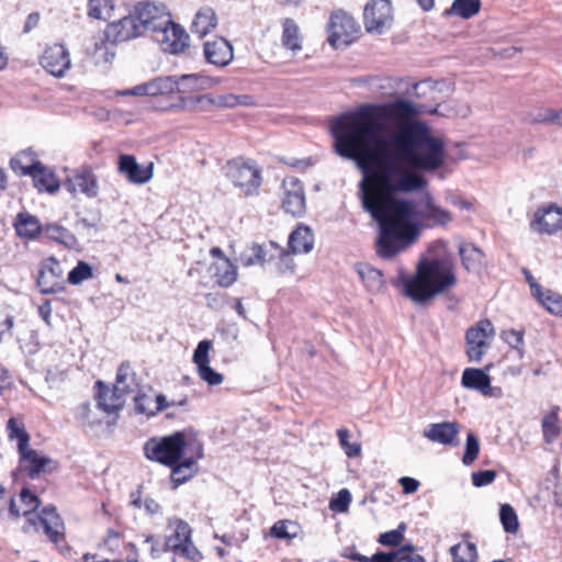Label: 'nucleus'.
<instances>
[{
    "label": "nucleus",
    "mask_w": 562,
    "mask_h": 562,
    "mask_svg": "<svg viewBox=\"0 0 562 562\" xmlns=\"http://www.w3.org/2000/svg\"><path fill=\"white\" fill-rule=\"evenodd\" d=\"M420 113V105L397 99L361 104L330 121L336 153L364 172L359 198L379 225L376 252L385 259L417 238V221L447 226L453 220L440 205L419 212L415 201L395 198L424 190L428 182L419 171L432 172L445 165V142L416 119Z\"/></svg>",
    "instance_id": "nucleus-1"
},
{
    "label": "nucleus",
    "mask_w": 562,
    "mask_h": 562,
    "mask_svg": "<svg viewBox=\"0 0 562 562\" xmlns=\"http://www.w3.org/2000/svg\"><path fill=\"white\" fill-rule=\"evenodd\" d=\"M458 283L456 265L443 243L429 247L423 256L414 276L401 273L393 285L402 284L404 294L412 301L425 304L437 295L447 293Z\"/></svg>",
    "instance_id": "nucleus-2"
},
{
    "label": "nucleus",
    "mask_w": 562,
    "mask_h": 562,
    "mask_svg": "<svg viewBox=\"0 0 562 562\" xmlns=\"http://www.w3.org/2000/svg\"><path fill=\"white\" fill-rule=\"evenodd\" d=\"M195 439L187 440L181 431L160 439L151 438L144 445L145 457L167 467L181 460L186 451L193 452Z\"/></svg>",
    "instance_id": "nucleus-3"
},
{
    "label": "nucleus",
    "mask_w": 562,
    "mask_h": 562,
    "mask_svg": "<svg viewBox=\"0 0 562 562\" xmlns=\"http://www.w3.org/2000/svg\"><path fill=\"white\" fill-rule=\"evenodd\" d=\"M10 165L14 172L21 176H31L34 187L40 192L55 193L59 190V180L54 171L43 166L32 150H24L12 158Z\"/></svg>",
    "instance_id": "nucleus-4"
},
{
    "label": "nucleus",
    "mask_w": 562,
    "mask_h": 562,
    "mask_svg": "<svg viewBox=\"0 0 562 562\" xmlns=\"http://www.w3.org/2000/svg\"><path fill=\"white\" fill-rule=\"evenodd\" d=\"M40 527L43 529L48 540L55 543L60 550L64 548L69 549L68 546H61V543L65 542L66 527L55 506L47 505L43 507L35 517L27 518L23 526V531L30 532L32 529L38 531Z\"/></svg>",
    "instance_id": "nucleus-5"
},
{
    "label": "nucleus",
    "mask_w": 562,
    "mask_h": 562,
    "mask_svg": "<svg viewBox=\"0 0 562 562\" xmlns=\"http://www.w3.org/2000/svg\"><path fill=\"white\" fill-rule=\"evenodd\" d=\"M167 529L170 533L166 536V549L180 552L183 557L194 561L200 552L191 539V527L183 519L171 517L167 520Z\"/></svg>",
    "instance_id": "nucleus-6"
},
{
    "label": "nucleus",
    "mask_w": 562,
    "mask_h": 562,
    "mask_svg": "<svg viewBox=\"0 0 562 562\" xmlns=\"http://www.w3.org/2000/svg\"><path fill=\"white\" fill-rule=\"evenodd\" d=\"M495 336V329L490 319H482L465 333V353L471 362H480Z\"/></svg>",
    "instance_id": "nucleus-7"
},
{
    "label": "nucleus",
    "mask_w": 562,
    "mask_h": 562,
    "mask_svg": "<svg viewBox=\"0 0 562 562\" xmlns=\"http://www.w3.org/2000/svg\"><path fill=\"white\" fill-rule=\"evenodd\" d=\"M227 176L234 186L247 195L256 194L261 186V170L254 161H245L240 158L229 161Z\"/></svg>",
    "instance_id": "nucleus-8"
},
{
    "label": "nucleus",
    "mask_w": 562,
    "mask_h": 562,
    "mask_svg": "<svg viewBox=\"0 0 562 562\" xmlns=\"http://www.w3.org/2000/svg\"><path fill=\"white\" fill-rule=\"evenodd\" d=\"M56 468L57 463L52 458L41 454L29 446L19 451V465L13 475L15 477L25 475L35 480L42 474L54 472Z\"/></svg>",
    "instance_id": "nucleus-9"
},
{
    "label": "nucleus",
    "mask_w": 562,
    "mask_h": 562,
    "mask_svg": "<svg viewBox=\"0 0 562 562\" xmlns=\"http://www.w3.org/2000/svg\"><path fill=\"white\" fill-rule=\"evenodd\" d=\"M135 14L144 33L155 34L169 24L170 13L162 3L150 1L139 2L135 5Z\"/></svg>",
    "instance_id": "nucleus-10"
},
{
    "label": "nucleus",
    "mask_w": 562,
    "mask_h": 562,
    "mask_svg": "<svg viewBox=\"0 0 562 562\" xmlns=\"http://www.w3.org/2000/svg\"><path fill=\"white\" fill-rule=\"evenodd\" d=\"M364 27L369 33L382 34L392 22V5L389 0L368 3L363 12Z\"/></svg>",
    "instance_id": "nucleus-11"
},
{
    "label": "nucleus",
    "mask_w": 562,
    "mask_h": 562,
    "mask_svg": "<svg viewBox=\"0 0 562 562\" xmlns=\"http://www.w3.org/2000/svg\"><path fill=\"white\" fill-rule=\"evenodd\" d=\"M63 269L54 257L42 261L36 279L37 286L44 294L57 293L64 290Z\"/></svg>",
    "instance_id": "nucleus-12"
},
{
    "label": "nucleus",
    "mask_w": 562,
    "mask_h": 562,
    "mask_svg": "<svg viewBox=\"0 0 562 562\" xmlns=\"http://www.w3.org/2000/svg\"><path fill=\"white\" fill-rule=\"evenodd\" d=\"M154 40L160 44L164 52L178 54L188 46L189 35L179 24L175 23L169 16V24L161 27L155 34Z\"/></svg>",
    "instance_id": "nucleus-13"
},
{
    "label": "nucleus",
    "mask_w": 562,
    "mask_h": 562,
    "mask_svg": "<svg viewBox=\"0 0 562 562\" xmlns=\"http://www.w3.org/2000/svg\"><path fill=\"white\" fill-rule=\"evenodd\" d=\"M143 34L135 12L109 23L104 31L105 40L111 43L126 42Z\"/></svg>",
    "instance_id": "nucleus-14"
},
{
    "label": "nucleus",
    "mask_w": 562,
    "mask_h": 562,
    "mask_svg": "<svg viewBox=\"0 0 562 562\" xmlns=\"http://www.w3.org/2000/svg\"><path fill=\"white\" fill-rule=\"evenodd\" d=\"M42 67L55 77H64L71 66L69 50L63 44L47 46L41 57Z\"/></svg>",
    "instance_id": "nucleus-15"
},
{
    "label": "nucleus",
    "mask_w": 562,
    "mask_h": 562,
    "mask_svg": "<svg viewBox=\"0 0 562 562\" xmlns=\"http://www.w3.org/2000/svg\"><path fill=\"white\" fill-rule=\"evenodd\" d=\"M182 461H178L171 465L170 480L172 487L177 488L180 485L192 479L199 470L198 461L203 458V446L201 442H194L193 452H190Z\"/></svg>",
    "instance_id": "nucleus-16"
},
{
    "label": "nucleus",
    "mask_w": 562,
    "mask_h": 562,
    "mask_svg": "<svg viewBox=\"0 0 562 562\" xmlns=\"http://www.w3.org/2000/svg\"><path fill=\"white\" fill-rule=\"evenodd\" d=\"M282 188L284 190L282 199L283 210L293 216L302 215L305 210V195L301 181L289 177L283 180Z\"/></svg>",
    "instance_id": "nucleus-17"
},
{
    "label": "nucleus",
    "mask_w": 562,
    "mask_h": 562,
    "mask_svg": "<svg viewBox=\"0 0 562 562\" xmlns=\"http://www.w3.org/2000/svg\"><path fill=\"white\" fill-rule=\"evenodd\" d=\"M357 24L353 18L345 12H335L329 20V37L331 45L337 43L348 44L357 33Z\"/></svg>",
    "instance_id": "nucleus-18"
},
{
    "label": "nucleus",
    "mask_w": 562,
    "mask_h": 562,
    "mask_svg": "<svg viewBox=\"0 0 562 562\" xmlns=\"http://www.w3.org/2000/svg\"><path fill=\"white\" fill-rule=\"evenodd\" d=\"M211 347L212 344L210 340H201L193 352L192 360L196 366L199 376L209 385L214 386L221 384L224 376L210 367L209 352Z\"/></svg>",
    "instance_id": "nucleus-19"
},
{
    "label": "nucleus",
    "mask_w": 562,
    "mask_h": 562,
    "mask_svg": "<svg viewBox=\"0 0 562 562\" xmlns=\"http://www.w3.org/2000/svg\"><path fill=\"white\" fill-rule=\"evenodd\" d=\"M153 162L147 166L139 165L132 155H121L119 158V171L135 184L147 183L153 178Z\"/></svg>",
    "instance_id": "nucleus-20"
},
{
    "label": "nucleus",
    "mask_w": 562,
    "mask_h": 562,
    "mask_svg": "<svg viewBox=\"0 0 562 562\" xmlns=\"http://www.w3.org/2000/svg\"><path fill=\"white\" fill-rule=\"evenodd\" d=\"M66 186L71 193L80 192L89 199H94L99 194L98 177L89 168H83L68 178Z\"/></svg>",
    "instance_id": "nucleus-21"
},
{
    "label": "nucleus",
    "mask_w": 562,
    "mask_h": 562,
    "mask_svg": "<svg viewBox=\"0 0 562 562\" xmlns=\"http://www.w3.org/2000/svg\"><path fill=\"white\" fill-rule=\"evenodd\" d=\"M460 431V425L457 422H442L429 424L424 429V437L432 442L445 446L458 445L457 436Z\"/></svg>",
    "instance_id": "nucleus-22"
},
{
    "label": "nucleus",
    "mask_w": 562,
    "mask_h": 562,
    "mask_svg": "<svg viewBox=\"0 0 562 562\" xmlns=\"http://www.w3.org/2000/svg\"><path fill=\"white\" fill-rule=\"evenodd\" d=\"M531 228L540 234H554L562 229V209L549 206L535 213L531 222Z\"/></svg>",
    "instance_id": "nucleus-23"
},
{
    "label": "nucleus",
    "mask_w": 562,
    "mask_h": 562,
    "mask_svg": "<svg viewBox=\"0 0 562 562\" xmlns=\"http://www.w3.org/2000/svg\"><path fill=\"white\" fill-rule=\"evenodd\" d=\"M204 57L210 64L225 67L233 60V46L223 37L207 41L204 44Z\"/></svg>",
    "instance_id": "nucleus-24"
},
{
    "label": "nucleus",
    "mask_w": 562,
    "mask_h": 562,
    "mask_svg": "<svg viewBox=\"0 0 562 562\" xmlns=\"http://www.w3.org/2000/svg\"><path fill=\"white\" fill-rule=\"evenodd\" d=\"M138 387L139 383L131 363L127 361L122 362L116 371L115 383L112 390V398H124L125 395L136 392Z\"/></svg>",
    "instance_id": "nucleus-25"
},
{
    "label": "nucleus",
    "mask_w": 562,
    "mask_h": 562,
    "mask_svg": "<svg viewBox=\"0 0 562 562\" xmlns=\"http://www.w3.org/2000/svg\"><path fill=\"white\" fill-rule=\"evenodd\" d=\"M458 252L462 267L469 272H480L484 267V252L473 243L460 240Z\"/></svg>",
    "instance_id": "nucleus-26"
},
{
    "label": "nucleus",
    "mask_w": 562,
    "mask_h": 562,
    "mask_svg": "<svg viewBox=\"0 0 562 562\" xmlns=\"http://www.w3.org/2000/svg\"><path fill=\"white\" fill-rule=\"evenodd\" d=\"M97 389V409H100L103 415L115 414V418L117 417V412L121 411L124 406L125 398L119 397L117 400L112 398V391L105 385L102 381L95 382Z\"/></svg>",
    "instance_id": "nucleus-27"
},
{
    "label": "nucleus",
    "mask_w": 562,
    "mask_h": 562,
    "mask_svg": "<svg viewBox=\"0 0 562 562\" xmlns=\"http://www.w3.org/2000/svg\"><path fill=\"white\" fill-rule=\"evenodd\" d=\"M355 269L369 292L380 293L385 288V279L381 270L367 262H358Z\"/></svg>",
    "instance_id": "nucleus-28"
},
{
    "label": "nucleus",
    "mask_w": 562,
    "mask_h": 562,
    "mask_svg": "<svg viewBox=\"0 0 562 562\" xmlns=\"http://www.w3.org/2000/svg\"><path fill=\"white\" fill-rule=\"evenodd\" d=\"M288 245L292 254H308L314 247L312 229L308 226L299 225L290 234Z\"/></svg>",
    "instance_id": "nucleus-29"
},
{
    "label": "nucleus",
    "mask_w": 562,
    "mask_h": 562,
    "mask_svg": "<svg viewBox=\"0 0 562 562\" xmlns=\"http://www.w3.org/2000/svg\"><path fill=\"white\" fill-rule=\"evenodd\" d=\"M145 400H149V395L145 393H138L134 397L135 411L137 414H145L147 416H155L157 413L166 409L169 406L184 405L187 402L186 400H182L179 403L168 402L164 394L156 395L154 405H145Z\"/></svg>",
    "instance_id": "nucleus-30"
},
{
    "label": "nucleus",
    "mask_w": 562,
    "mask_h": 562,
    "mask_svg": "<svg viewBox=\"0 0 562 562\" xmlns=\"http://www.w3.org/2000/svg\"><path fill=\"white\" fill-rule=\"evenodd\" d=\"M14 228L21 238L35 239L43 233L44 226L41 225L38 218L26 212H20L14 221Z\"/></svg>",
    "instance_id": "nucleus-31"
},
{
    "label": "nucleus",
    "mask_w": 562,
    "mask_h": 562,
    "mask_svg": "<svg viewBox=\"0 0 562 562\" xmlns=\"http://www.w3.org/2000/svg\"><path fill=\"white\" fill-rule=\"evenodd\" d=\"M217 24V19L212 8L205 7L200 9L191 24V32L199 37L209 34Z\"/></svg>",
    "instance_id": "nucleus-32"
},
{
    "label": "nucleus",
    "mask_w": 562,
    "mask_h": 562,
    "mask_svg": "<svg viewBox=\"0 0 562 562\" xmlns=\"http://www.w3.org/2000/svg\"><path fill=\"white\" fill-rule=\"evenodd\" d=\"M491 378L481 369L467 368L464 369L461 378L462 386L484 392V389H490Z\"/></svg>",
    "instance_id": "nucleus-33"
},
{
    "label": "nucleus",
    "mask_w": 562,
    "mask_h": 562,
    "mask_svg": "<svg viewBox=\"0 0 562 562\" xmlns=\"http://www.w3.org/2000/svg\"><path fill=\"white\" fill-rule=\"evenodd\" d=\"M220 82V79L212 78L209 76H203L199 74L191 75H182L180 77V87L184 89L180 91V93H186L189 91H198V90H206Z\"/></svg>",
    "instance_id": "nucleus-34"
},
{
    "label": "nucleus",
    "mask_w": 562,
    "mask_h": 562,
    "mask_svg": "<svg viewBox=\"0 0 562 562\" xmlns=\"http://www.w3.org/2000/svg\"><path fill=\"white\" fill-rule=\"evenodd\" d=\"M274 258V251L267 246L258 244L252 245L247 251L243 252L240 260L244 266L249 267L254 265H263Z\"/></svg>",
    "instance_id": "nucleus-35"
},
{
    "label": "nucleus",
    "mask_w": 562,
    "mask_h": 562,
    "mask_svg": "<svg viewBox=\"0 0 562 562\" xmlns=\"http://www.w3.org/2000/svg\"><path fill=\"white\" fill-rule=\"evenodd\" d=\"M43 234L59 244H63L66 247H74L77 244V238L75 235L67 228L58 225V224H47L44 226Z\"/></svg>",
    "instance_id": "nucleus-36"
},
{
    "label": "nucleus",
    "mask_w": 562,
    "mask_h": 562,
    "mask_svg": "<svg viewBox=\"0 0 562 562\" xmlns=\"http://www.w3.org/2000/svg\"><path fill=\"white\" fill-rule=\"evenodd\" d=\"M7 431L10 440L18 441V452L30 445V435L25 430L24 424L15 417H11L7 423Z\"/></svg>",
    "instance_id": "nucleus-37"
},
{
    "label": "nucleus",
    "mask_w": 562,
    "mask_h": 562,
    "mask_svg": "<svg viewBox=\"0 0 562 562\" xmlns=\"http://www.w3.org/2000/svg\"><path fill=\"white\" fill-rule=\"evenodd\" d=\"M150 85L153 97L183 90L180 87V77L177 76L156 77L150 80Z\"/></svg>",
    "instance_id": "nucleus-38"
},
{
    "label": "nucleus",
    "mask_w": 562,
    "mask_h": 562,
    "mask_svg": "<svg viewBox=\"0 0 562 562\" xmlns=\"http://www.w3.org/2000/svg\"><path fill=\"white\" fill-rule=\"evenodd\" d=\"M102 413L100 409L91 407L90 403H81L76 409V418L85 427H95L102 424Z\"/></svg>",
    "instance_id": "nucleus-39"
},
{
    "label": "nucleus",
    "mask_w": 562,
    "mask_h": 562,
    "mask_svg": "<svg viewBox=\"0 0 562 562\" xmlns=\"http://www.w3.org/2000/svg\"><path fill=\"white\" fill-rule=\"evenodd\" d=\"M114 0H89L88 16L95 20L108 21L113 16Z\"/></svg>",
    "instance_id": "nucleus-40"
},
{
    "label": "nucleus",
    "mask_w": 562,
    "mask_h": 562,
    "mask_svg": "<svg viewBox=\"0 0 562 562\" xmlns=\"http://www.w3.org/2000/svg\"><path fill=\"white\" fill-rule=\"evenodd\" d=\"M549 313L562 316V294L544 289L535 297Z\"/></svg>",
    "instance_id": "nucleus-41"
},
{
    "label": "nucleus",
    "mask_w": 562,
    "mask_h": 562,
    "mask_svg": "<svg viewBox=\"0 0 562 562\" xmlns=\"http://www.w3.org/2000/svg\"><path fill=\"white\" fill-rule=\"evenodd\" d=\"M481 9V0H454L448 14H454L462 19H471Z\"/></svg>",
    "instance_id": "nucleus-42"
},
{
    "label": "nucleus",
    "mask_w": 562,
    "mask_h": 562,
    "mask_svg": "<svg viewBox=\"0 0 562 562\" xmlns=\"http://www.w3.org/2000/svg\"><path fill=\"white\" fill-rule=\"evenodd\" d=\"M282 44L291 50L301 49L299 27L292 19L283 21Z\"/></svg>",
    "instance_id": "nucleus-43"
},
{
    "label": "nucleus",
    "mask_w": 562,
    "mask_h": 562,
    "mask_svg": "<svg viewBox=\"0 0 562 562\" xmlns=\"http://www.w3.org/2000/svg\"><path fill=\"white\" fill-rule=\"evenodd\" d=\"M558 412H559V407L555 406L542 419V432H543L544 440L548 443L552 442L560 435V431H561V428L558 425V422H559Z\"/></svg>",
    "instance_id": "nucleus-44"
},
{
    "label": "nucleus",
    "mask_w": 562,
    "mask_h": 562,
    "mask_svg": "<svg viewBox=\"0 0 562 562\" xmlns=\"http://www.w3.org/2000/svg\"><path fill=\"white\" fill-rule=\"evenodd\" d=\"M269 247L273 249L274 257L279 258L278 270L280 273H294L295 263L291 256V251L281 248L277 243L270 241Z\"/></svg>",
    "instance_id": "nucleus-45"
},
{
    "label": "nucleus",
    "mask_w": 562,
    "mask_h": 562,
    "mask_svg": "<svg viewBox=\"0 0 562 562\" xmlns=\"http://www.w3.org/2000/svg\"><path fill=\"white\" fill-rule=\"evenodd\" d=\"M499 519L507 533L515 535L519 528L518 516L509 504H504L499 509Z\"/></svg>",
    "instance_id": "nucleus-46"
},
{
    "label": "nucleus",
    "mask_w": 562,
    "mask_h": 562,
    "mask_svg": "<svg viewBox=\"0 0 562 562\" xmlns=\"http://www.w3.org/2000/svg\"><path fill=\"white\" fill-rule=\"evenodd\" d=\"M453 562H473L476 558V547L472 542L454 544L450 548Z\"/></svg>",
    "instance_id": "nucleus-47"
},
{
    "label": "nucleus",
    "mask_w": 562,
    "mask_h": 562,
    "mask_svg": "<svg viewBox=\"0 0 562 562\" xmlns=\"http://www.w3.org/2000/svg\"><path fill=\"white\" fill-rule=\"evenodd\" d=\"M252 103V99L250 95L247 94H222L218 97H215V106L216 108H235L237 105H249Z\"/></svg>",
    "instance_id": "nucleus-48"
},
{
    "label": "nucleus",
    "mask_w": 562,
    "mask_h": 562,
    "mask_svg": "<svg viewBox=\"0 0 562 562\" xmlns=\"http://www.w3.org/2000/svg\"><path fill=\"white\" fill-rule=\"evenodd\" d=\"M337 437L341 449L345 451L348 458H356L361 453V445L358 442L350 443V432L347 428H339L337 430Z\"/></svg>",
    "instance_id": "nucleus-49"
},
{
    "label": "nucleus",
    "mask_w": 562,
    "mask_h": 562,
    "mask_svg": "<svg viewBox=\"0 0 562 562\" xmlns=\"http://www.w3.org/2000/svg\"><path fill=\"white\" fill-rule=\"evenodd\" d=\"M217 282L221 286L227 288L237 279V268L228 260L216 269Z\"/></svg>",
    "instance_id": "nucleus-50"
},
{
    "label": "nucleus",
    "mask_w": 562,
    "mask_h": 562,
    "mask_svg": "<svg viewBox=\"0 0 562 562\" xmlns=\"http://www.w3.org/2000/svg\"><path fill=\"white\" fill-rule=\"evenodd\" d=\"M92 277V268L86 261H79L77 266L68 273V282L77 285Z\"/></svg>",
    "instance_id": "nucleus-51"
},
{
    "label": "nucleus",
    "mask_w": 562,
    "mask_h": 562,
    "mask_svg": "<svg viewBox=\"0 0 562 562\" xmlns=\"http://www.w3.org/2000/svg\"><path fill=\"white\" fill-rule=\"evenodd\" d=\"M20 501L23 507V516L26 517V519L32 517V513L35 512L41 504L38 497L25 487L22 488L20 493Z\"/></svg>",
    "instance_id": "nucleus-52"
},
{
    "label": "nucleus",
    "mask_w": 562,
    "mask_h": 562,
    "mask_svg": "<svg viewBox=\"0 0 562 562\" xmlns=\"http://www.w3.org/2000/svg\"><path fill=\"white\" fill-rule=\"evenodd\" d=\"M480 451V442L477 437L473 432H469L465 441V451L462 458V462L465 465H470L477 458Z\"/></svg>",
    "instance_id": "nucleus-53"
},
{
    "label": "nucleus",
    "mask_w": 562,
    "mask_h": 562,
    "mask_svg": "<svg viewBox=\"0 0 562 562\" xmlns=\"http://www.w3.org/2000/svg\"><path fill=\"white\" fill-rule=\"evenodd\" d=\"M187 106L199 109L201 111H209L215 106V97L211 94H202L182 99Z\"/></svg>",
    "instance_id": "nucleus-54"
},
{
    "label": "nucleus",
    "mask_w": 562,
    "mask_h": 562,
    "mask_svg": "<svg viewBox=\"0 0 562 562\" xmlns=\"http://www.w3.org/2000/svg\"><path fill=\"white\" fill-rule=\"evenodd\" d=\"M351 503V494L347 488L340 490L335 497L329 501V508L337 513H345Z\"/></svg>",
    "instance_id": "nucleus-55"
},
{
    "label": "nucleus",
    "mask_w": 562,
    "mask_h": 562,
    "mask_svg": "<svg viewBox=\"0 0 562 562\" xmlns=\"http://www.w3.org/2000/svg\"><path fill=\"white\" fill-rule=\"evenodd\" d=\"M502 339L520 355L522 353L524 331L516 329L504 330L502 333Z\"/></svg>",
    "instance_id": "nucleus-56"
},
{
    "label": "nucleus",
    "mask_w": 562,
    "mask_h": 562,
    "mask_svg": "<svg viewBox=\"0 0 562 562\" xmlns=\"http://www.w3.org/2000/svg\"><path fill=\"white\" fill-rule=\"evenodd\" d=\"M13 326L14 317L7 312L0 311V344L12 337Z\"/></svg>",
    "instance_id": "nucleus-57"
},
{
    "label": "nucleus",
    "mask_w": 562,
    "mask_h": 562,
    "mask_svg": "<svg viewBox=\"0 0 562 562\" xmlns=\"http://www.w3.org/2000/svg\"><path fill=\"white\" fill-rule=\"evenodd\" d=\"M496 477V471L494 470H481L472 473V484L476 487L486 486L494 482Z\"/></svg>",
    "instance_id": "nucleus-58"
},
{
    "label": "nucleus",
    "mask_w": 562,
    "mask_h": 562,
    "mask_svg": "<svg viewBox=\"0 0 562 562\" xmlns=\"http://www.w3.org/2000/svg\"><path fill=\"white\" fill-rule=\"evenodd\" d=\"M400 557V550L396 552H376L369 560L367 557L357 555L356 559L360 562H397Z\"/></svg>",
    "instance_id": "nucleus-59"
},
{
    "label": "nucleus",
    "mask_w": 562,
    "mask_h": 562,
    "mask_svg": "<svg viewBox=\"0 0 562 562\" xmlns=\"http://www.w3.org/2000/svg\"><path fill=\"white\" fill-rule=\"evenodd\" d=\"M552 109L541 108L528 114L527 120L530 123L548 124L551 125Z\"/></svg>",
    "instance_id": "nucleus-60"
},
{
    "label": "nucleus",
    "mask_w": 562,
    "mask_h": 562,
    "mask_svg": "<svg viewBox=\"0 0 562 562\" xmlns=\"http://www.w3.org/2000/svg\"><path fill=\"white\" fill-rule=\"evenodd\" d=\"M403 539V532L400 529H394L379 537V542L383 546H396L400 544Z\"/></svg>",
    "instance_id": "nucleus-61"
},
{
    "label": "nucleus",
    "mask_w": 562,
    "mask_h": 562,
    "mask_svg": "<svg viewBox=\"0 0 562 562\" xmlns=\"http://www.w3.org/2000/svg\"><path fill=\"white\" fill-rule=\"evenodd\" d=\"M119 94L121 95H135V97H143V95H150L151 93V85L150 80L140 85H137L133 88L126 89L121 91Z\"/></svg>",
    "instance_id": "nucleus-62"
},
{
    "label": "nucleus",
    "mask_w": 562,
    "mask_h": 562,
    "mask_svg": "<svg viewBox=\"0 0 562 562\" xmlns=\"http://www.w3.org/2000/svg\"><path fill=\"white\" fill-rule=\"evenodd\" d=\"M270 535L277 539H292L294 535H291L288 530V524L284 520L277 521L270 528Z\"/></svg>",
    "instance_id": "nucleus-63"
},
{
    "label": "nucleus",
    "mask_w": 562,
    "mask_h": 562,
    "mask_svg": "<svg viewBox=\"0 0 562 562\" xmlns=\"http://www.w3.org/2000/svg\"><path fill=\"white\" fill-rule=\"evenodd\" d=\"M397 562H426L425 559L415 553L412 547H403L400 549Z\"/></svg>",
    "instance_id": "nucleus-64"
}]
</instances>
